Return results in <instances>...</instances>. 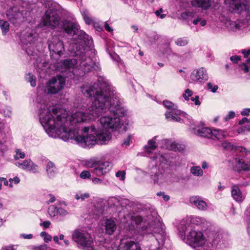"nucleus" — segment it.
Returning a JSON list of instances; mask_svg holds the SVG:
<instances>
[{"instance_id": "nucleus-1", "label": "nucleus", "mask_w": 250, "mask_h": 250, "mask_svg": "<svg viewBox=\"0 0 250 250\" xmlns=\"http://www.w3.org/2000/svg\"><path fill=\"white\" fill-rule=\"evenodd\" d=\"M40 119L42 125L47 127L50 131L55 128L58 129L64 133L66 139L74 140L82 147H91L97 144V139L94 134L87 133L88 134L86 136L80 135L77 128L70 127L86 120L85 114L81 111L76 112L69 117L62 108H54L52 112L47 108L45 115H43V111L40 112Z\"/></svg>"}, {"instance_id": "nucleus-2", "label": "nucleus", "mask_w": 250, "mask_h": 250, "mask_svg": "<svg viewBox=\"0 0 250 250\" xmlns=\"http://www.w3.org/2000/svg\"><path fill=\"white\" fill-rule=\"evenodd\" d=\"M84 94L89 97L94 98L91 106V114L93 116L99 117L102 113L108 111L114 116H104L100 119L102 125L105 128H117L120 125V117L124 116V109L121 107L118 101H115L111 98L109 91L101 89L98 84L95 83L89 86Z\"/></svg>"}, {"instance_id": "nucleus-3", "label": "nucleus", "mask_w": 250, "mask_h": 250, "mask_svg": "<svg viewBox=\"0 0 250 250\" xmlns=\"http://www.w3.org/2000/svg\"><path fill=\"white\" fill-rule=\"evenodd\" d=\"M42 23L52 29L57 27L60 32L68 35L75 34L78 30V25L75 22L67 20L61 21L58 11L54 8L46 11L42 17Z\"/></svg>"}, {"instance_id": "nucleus-4", "label": "nucleus", "mask_w": 250, "mask_h": 250, "mask_svg": "<svg viewBox=\"0 0 250 250\" xmlns=\"http://www.w3.org/2000/svg\"><path fill=\"white\" fill-rule=\"evenodd\" d=\"M72 238L78 244L89 250H92L93 239L88 232L82 230H75L72 234Z\"/></svg>"}, {"instance_id": "nucleus-5", "label": "nucleus", "mask_w": 250, "mask_h": 250, "mask_svg": "<svg viewBox=\"0 0 250 250\" xmlns=\"http://www.w3.org/2000/svg\"><path fill=\"white\" fill-rule=\"evenodd\" d=\"M78 34V39L80 40V43L83 45L82 46H77L75 53L76 56H79L81 57L83 59V58L85 57V50L84 46H90L92 43V40L91 37L88 35L86 34L84 31L82 30L79 31L74 35Z\"/></svg>"}, {"instance_id": "nucleus-6", "label": "nucleus", "mask_w": 250, "mask_h": 250, "mask_svg": "<svg viewBox=\"0 0 250 250\" xmlns=\"http://www.w3.org/2000/svg\"><path fill=\"white\" fill-rule=\"evenodd\" d=\"M189 229H186L184 231L185 235L187 236V240L190 245L194 247H200L204 243L203 234L201 231L190 229L188 232Z\"/></svg>"}, {"instance_id": "nucleus-7", "label": "nucleus", "mask_w": 250, "mask_h": 250, "mask_svg": "<svg viewBox=\"0 0 250 250\" xmlns=\"http://www.w3.org/2000/svg\"><path fill=\"white\" fill-rule=\"evenodd\" d=\"M48 48L50 52H52L61 57L64 52V44L62 41L57 36H53L47 41Z\"/></svg>"}, {"instance_id": "nucleus-8", "label": "nucleus", "mask_w": 250, "mask_h": 250, "mask_svg": "<svg viewBox=\"0 0 250 250\" xmlns=\"http://www.w3.org/2000/svg\"><path fill=\"white\" fill-rule=\"evenodd\" d=\"M83 132L94 134L96 137V139H97V144L99 143L100 144H104L105 143L106 141L109 140L111 136L110 133L97 130L93 126L84 127L83 129Z\"/></svg>"}, {"instance_id": "nucleus-9", "label": "nucleus", "mask_w": 250, "mask_h": 250, "mask_svg": "<svg viewBox=\"0 0 250 250\" xmlns=\"http://www.w3.org/2000/svg\"><path fill=\"white\" fill-rule=\"evenodd\" d=\"M64 84L65 80L62 76H58V79L53 78L48 83L47 92L48 93L56 94L62 88Z\"/></svg>"}, {"instance_id": "nucleus-10", "label": "nucleus", "mask_w": 250, "mask_h": 250, "mask_svg": "<svg viewBox=\"0 0 250 250\" xmlns=\"http://www.w3.org/2000/svg\"><path fill=\"white\" fill-rule=\"evenodd\" d=\"M117 250H141L139 244L132 238H125L121 239Z\"/></svg>"}, {"instance_id": "nucleus-11", "label": "nucleus", "mask_w": 250, "mask_h": 250, "mask_svg": "<svg viewBox=\"0 0 250 250\" xmlns=\"http://www.w3.org/2000/svg\"><path fill=\"white\" fill-rule=\"evenodd\" d=\"M6 16L9 21L13 24H16L23 19L22 12L17 7H13L7 11Z\"/></svg>"}, {"instance_id": "nucleus-12", "label": "nucleus", "mask_w": 250, "mask_h": 250, "mask_svg": "<svg viewBox=\"0 0 250 250\" xmlns=\"http://www.w3.org/2000/svg\"><path fill=\"white\" fill-rule=\"evenodd\" d=\"M191 80L194 82L204 83L208 79V75L206 70L201 67L194 70L190 75Z\"/></svg>"}, {"instance_id": "nucleus-13", "label": "nucleus", "mask_w": 250, "mask_h": 250, "mask_svg": "<svg viewBox=\"0 0 250 250\" xmlns=\"http://www.w3.org/2000/svg\"><path fill=\"white\" fill-rule=\"evenodd\" d=\"M90 167L94 168L92 170V172L98 176H101L109 172L111 168V164L108 162H104L99 164L95 167L96 164L93 163L91 166H88Z\"/></svg>"}, {"instance_id": "nucleus-14", "label": "nucleus", "mask_w": 250, "mask_h": 250, "mask_svg": "<svg viewBox=\"0 0 250 250\" xmlns=\"http://www.w3.org/2000/svg\"><path fill=\"white\" fill-rule=\"evenodd\" d=\"M245 0H225V3L231 12L241 11L245 8Z\"/></svg>"}, {"instance_id": "nucleus-15", "label": "nucleus", "mask_w": 250, "mask_h": 250, "mask_svg": "<svg viewBox=\"0 0 250 250\" xmlns=\"http://www.w3.org/2000/svg\"><path fill=\"white\" fill-rule=\"evenodd\" d=\"M38 34L33 30L29 29L23 34L21 38V41L24 44H31L37 41Z\"/></svg>"}, {"instance_id": "nucleus-16", "label": "nucleus", "mask_w": 250, "mask_h": 250, "mask_svg": "<svg viewBox=\"0 0 250 250\" xmlns=\"http://www.w3.org/2000/svg\"><path fill=\"white\" fill-rule=\"evenodd\" d=\"M189 201L200 210H206L208 208L207 203L199 196H192L189 198Z\"/></svg>"}, {"instance_id": "nucleus-17", "label": "nucleus", "mask_w": 250, "mask_h": 250, "mask_svg": "<svg viewBox=\"0 0 250 250\" xmlns=\"http://www.w3.org/2000/svg\"><path fill=\"white\" fill-rule=\"evenodd\" d=\"M16 166L23 169L31 171L34 173L38 171V166L35 165L31 160H25L22 163L17 162Z\"/></svg>"}, {"instance_id": "nucleus-18", "label": "nucleus", "mask_w": 250, "mask_h": 250, "mask_svg": "<svg viewBox=\"0 0 250 250\" xmlns=\"http://www.w3.org/2000/svg\"><path fill=\"white\" fill-rule=\"evenodd\" d=\"M191 5L194 7L206 10L210 7L211 2L210 0H192Z\"/></svg>"}, {"instance_id": "nucleus-19", "label": "nucleus", "mask_w": 250, "mask_h": 250, "mask_svg": "<svg viewBox=\"0 0 250 250\" xmlns=\"http://www.w3.org/2000/svg\"><path fill=\"white\" fill-rule=\"evenodd\" d=\"M212 131L209 127H203L195 130L194 133L197 135L208 138H212Z\"/></svg>"}, {"instance_id": "nucleus-20", "label": "nucleus", "mask_w": 250, "mask_h": 250, "mask_svg": "<svg viewBox=\"0 0 250 250\" xmlns=\"http://www.w3.org/2000/svg\"><path fill=\"white\" fill-rule=\"evenodd\" d=\"M117 226L115 222L110 219H108L105 222V229L106 233L111 235L116 229Z\"/></svg>"}, {"instance_id": "nucleus-21", "label": "nucleus", "mask_w": 250, "mask_h": 250, "mask_svg": "<svg viewBox=\"0 0 250 250\" xmlns=\"http://www.w3.org/2000/svg\"><path fill=\"white\" fill-rule=\"evenodd\" d=\"M231 195L233 199L237 202H241L243 200L242 194L237 185H234L231 188Z\"/></svg>"}, {"instance_id": "nucleus-22", "label": "nucleus", "mask_w": 250, "mask_h": 250, "mask_svg": "<svg viewBox=\"0 0 250 250\" xmlns=\"http://www.w3.org/2000/svg\"><path fill=\"white\" fill-rule=\"evenodd\" d=\"M77 63L76 59H65L62 62V67L65 69H70L74 68Z\"/></svg>"}, {"instance_id": "nucleus-23", "label": "nucleus", "mask_w": 250, "mask_h": 250, "mask_svg": "<svg viewBox=\"0 0 250 250\" xmlns=\"http://www.w3.org/2000/svg\"><path fill=\"white\" fill-rule=\"evenodd\" d=\"M158 148V146L154 139L150 140L148 141L147 145L145 146L146 152L149 154H152V151Z\"/></svg>"}, {"instance_id": "nucleus-24", "label": "nucleus", "mask_w": 250, "mask_h": 250, "mask_svg": "<svg viewBox=\"0 0 250 250\" xmlns=\"http://www.w3.org/2000/svg\"><path fill=\"white\" fill-rule=\"evenodd\" d=\"M227 132L226 131L222 130H214L212 132V138L211 139H215V138L218 140L223 139L227 136Z\"/></svg>"}, {"instance_id": "nucleus-25", "label": "nucleus", "mask_w": 250, "mask_h": 250, "mask_svg": "<svg viewBox=\"0 0 250 250\" xmlns=\"http://www.w3.org/2000/svg\"><path fill=\"white\" fill-rule=\"evenodd\" d=\"M56 170L57 169L55 166V165L52 162H48L46 166V171L49 176H53L54 174L56 172Z\"/></svg>"}, {"instance_id": "nucleus-26", "label": "nucleus", "mask_w": 250, "mask_h": 250, "mask_svg": "<svg viewBox=\"0 0 250 250\" xmlns=\"http://www.w3.org/2000/svg\"><path fill=\"white\" fill-rule=\"evenodd\" d=\"M0 27L1 29L2 34L3 35H5L9 31V24L7 21L0 20Z\"/></svg>"}, {"instance_id": "nucleus-27", "label": "nucleus", "mask_w": 250, "mask_h": 250, "mask_svg": "<svg viewBox=\"0 0 250 250\" xmlns=\"http://www.w3.org/2000/svg\"><path fill=\"white\" fill-rule=\"evenodd\" d=\"M82 16L86 23L91 24L93 22L92 19L89 16L88 12L87 10H83L82 12Z\"/></svg>"}, {"instance_id": "nucleus-28", "label": "nucleus", "mask_w": 250, "mask_h": 250, "mask_svg": "<svg viewBox=\"0 0 250 250\" xmlns=\"http://www.w3.org/2000/svg\"><path fill=\"white\" fill-rule=\"evenodd\" d=\"M181 110H178L177 109H174L171 110L170 111L166 112L165 113V116L167 119H171V117L173 116V114L179 115L181 114Z\"/></svg>"}, {"instance_id": "nucleus-29", "label": "nucleus", "mask_w": 250, "mask_h": 250, "mask_svg": "<svg viewBox=\"0 0 250 250\" xmlns=\"http://www.w3.org/2000/svg\"><path fill=\"white\" fill-rule=\"evenodd\" d=\"M58 208L54 205L50 206L48 208V211L51 216L54 217L58 215Z\"/></svg>"}, {"instance_id": "nucleus-30", "label": "nucleus", "mask_w": 250, "mask_h": 250, "mask_svg": "<svg viewBox=\"0 0 250 250\" xmlns=\"http://www.w3.org/2000/svg\"><path fill=\"white\" fill-rule=\"evenodd\" d=\"M191 172L195 175L201 176L203 174V170L200 167H193L190 169Z\"/></svg>"}, {"instance_id": "nucleus-31", "label": "nucleus", "mask_w": 250, "mask_h": 250, "mask_svg": "<svg viewBox=\"0 0 250 250\" xmlns=\"http://www.w3.org/2000/svg\"><path fill=\"white\" fill-rule=\"evenodd\" d=\"M171 146L172 149L175 151H182L185 149V146L184 145H180L177 143H172Z\"/></svg>"}, {"instance_id": "nucleus-32", "label": "nucleus", "mask_w": 250, "mask_h": 250, "mask_svg": "<svg viewBox=\"0 0 250 250\" xmlns=\"http://www.w3.org/2000/svg\"><path fill=\"white\" fill-rule=\"evenodd\" d=\"M188 41L186 38H180L177 40L175 43L178 46H184L188 44Z\"/></svg>"}, {"instance_id": "nucleus-33", "label": "nucleus", "mask_w": 250, "mask_h": 250, "mask_svg": "<svg viewBox=\"0 0 250 250\" xmlns=\"http://www.w3.org/2000/svg\"><path fill=\"white\" fill-rule=\"evenodd\" d=\"M163 103L164 106L167 109L171 110L177 109V106H175L171 102L169 101H164Z\"/></svg>"}, {"instance_id": "nucleus-34", "label": "nucleus", "mask_w": 250, "mask_h": 250, "mask_svg": "<svg viewBox=\"0 0 250 250\" xmlns=\"http://www.w3.org/2000/svg\"><path fill=\"white\" fill-rule=\"evenodd\" d=\"M28 82H30L31 85L33 87H34L36 85V78L31 73L28 74Z\"/></svg>"}, {"instance_id": "nucleus-35", "label": "nucleus", "mask_w": 250, "mask_h": 250, "mask_svg": "<svg viewBox=\"0 0 250 250\" xmlns=\"http://www.w3.org/2000/svg\"><path fill=\"white\" fill-rule=\"evenodd\" d=\"M223 147L225 149L234 150L236 151V146L229 142H226L223 144Z\"/></svg>"}, {"instance_id": "nucleus-36", "label": "nucleus", "mask_w": 250, "mask_h": 250, "mask_svg": "<svg viewBox=\"0 0 250 250\" xmlns=\"http://www.w3.org/2000/svg\"><path fill=\"white\" fill-rule=\"evenodd\" d=\"M193 94V92L189 89H187L185 93L183 94V97L185 100L188 101L189 100V97H191Z\"/></svg>"}, {"instance_id": "nucleus-37", "label": "nucleus", "mask_w": 250, "mask_h": 250, "mask_svg": "<svg viewBox=\"0 0 250 250\" xmlns=\"http://www.w3.org/2000/svg\"><path fill=\"white\" fill-rule=\"evenodd\" d=\"M25 154L24 152H21L20 149H17L16 150V155L15 156V159L18 160L20 158H24Z\"/></svg>"}, {"instance_id": "nucleus-38", "label": "nucleus", "mask_w": 250, "mask_h": 250, "mask_svg": "<svg viewBox=\"0 0 250 250\" xmlns=\"http://www.w3.org/2000/svg\"><path fill=\"white\" fill-rule=\"evenodd\" d=\"M80 176L83 179H90L91 174L88 170H83L81 173Z\"/></svg>"}, {"instance_id": "nucleus-39", "label": "nucleus", "mask_w": 250, "mask_h": 250, "mask_svg": "<svg viewBox=\"0 0 250 250\" xmlns=\"http://www.w3.org/2000/svg\"><path fill=\"white\" fill-rule=\"evenodd\" d=\"M236 151L239 152H245L246 155L250 154V150H247L245 147L242 146H236Z\"/></svg>"}, {"instance_id": "nucleus-40", "label": "nucleus", "mask_w": 250, "mask_h": 250, "mask_svg": "<svg viewBox=\"0 0 250 250\" xmlns=\"http://www.w3.org/2000/svg\"><path fill=\"white\" fill-rule=\"evenodd\" d=\"M125 171H118L116 174V176L117 177L119 178L121 180H124L125 179Z\"/></svg>"}, {"instance_id": "nucleus-41", "label": "nucleus", "mask_w": 250, "mask_h": 250, "mask_svg": "<svg viewBox=\"0 0 250 250\" xmlns=\"http://www.w3.org/2000/svg\"><path fill=\"white\" fill-rule=\"evenodd\" d=\"M207 87L208 89H210L211 91L213 93L215 92L218 88V86L217 85L213 86L211 83H207Z\"/></svg>"}, {"instance_id": "nucleus-42", "label": "nucleus", "mask_w": 250, "mask_h": 250, "mask_svg": "<svg viewBox=\"0 0 250 250\" xmlns=\"http://www.w3.org/2000/svg\"><path fill=\"white\" fill-rule=\"evenodd\" d=\"M230 60L233 63H237L241 60V57L237 55L232 56L230 58Z\"/></svg>"}, {"instance_id": "nucleus-43", "label": "nucleus", "mask_w": 250, "mask_h": 250, "mask_svg": "<svg viewBox=\"0 0 250 250\" xmlns=\"http://www.w3.org/2000/svg\"><path fill=\"white\" fill-rule=\"evenodd\" d=\"M241 69L244 71L245 73H248L249 71V66L245 63H242L239 65Z\"/></svg>"}, {"instance_id": "nucleus-44", "label": "nucleus", "mask_w": 250, "mask_h": 250, "mask_svg": "<svg viewBox=\"0 0 250 250\" xmlns=\"http://www.w3.org/2000/svg\"><path fill=\"white\" fill-rule=\"evenodd\" d=\"M235 116L234 112L230 111L229 112L228 114L225 117V119L228 121L229 119L233 118Z\"/></svg>"}, {"instance_id": "nucleus-45", "label": "nucleus", "mask_w": 250, "mask_h": 250, "mask_svg": "<svg viewBox=\"0 0 250 250\" xmlns=\"http://www.w3.org/2000/svg\"><path fill=\"white\" fill-rule=\"evenodd\" d=\"M241 168L245 171H250V164L245 163L243 162L242 163Z\"/></svg>"}, {"instance_id": "nucleus-46", "label": "nucleus", "mask_w": 250, "mask_h": 250, "mask_svg": "<svg viewBox=\"0 0 250 250\" xmlns=\"http://www.w3.org/2000/svg\"><path fill=\"white\" fill-rule=\"evenodd\" d=\"M89 197V195L88 193H84L81 194L80 196H79L78 195H76L75 198L77 200L81 199L82 200H84L85 199L88 198Z\"/></svg>"}, {"instance_id": "nucleus-47", "label": "nucleus", "mask_w": 250, "mask_h": 250, "mask_svg": "<svg viewBox=\"0 0 250 250\" xmlns=\"http://www.w3.org/2000/svg\"><path fill=\"white\" fill-rule=\"evenodd\" d=\"M191 100L193 102H194V104L195 105H199L201 103L199 101V96H196L195 98L191 97Z\"/></svg>"}, {"instance_id": "nucleus-48", "label": "nucleus", "mask_w": 250, "mask_h": 250, "mask_svg": "<svg viewBox=\"0 0 250 250\" xmlns=\"http://www.w3.org/2000/svg\"><path fill=\"white\" fill-rule=\"evenodd\" d=\"M107 51H108L109 55L112 58L113 60L118 61V60L120 59L119 56L115 53H112L110 52H109L108 50H107Z\"/></svg>"}, {"instance_id": "nucleus-49", "label": "nucleus", "mask_w": 250, "mask_h": 250, "mask_svg": "<svg viewBox=\"0 0 250 250\" xmlns=\"http://www.w3.org/2000/svg\"><path fill=\"white\" fill-rule=\"evenodd\" d=\"M50 225L51 223L49 221H45L40 224V225L43 226L44 229L48 228L50 227Z\"/></svg>"}, {"instance_id": "nucleus-50", "label": "nucleus", "mask_w": 250, "mask_h": 250, "mask_svg": "<svg viewBox=\"0 0 250 250\" xmlns=\"http://www.w3.org/2000/svg\"><path fill=\"white\" fill-rule=\"evenodd\" d=\"M246 123H250V120L248 119L246 117H244V118H242V120H241L239 121V125H242Z\"/></svg>"}, {"instance_id": "nucleus-51", "label": "nucleus", "mask_w": 250, "mask_h": 250, "mask_svg": "<svg viewBox=\"0 0 250 250\" xmlns=\"http://www.w3.org/2000/svg\"><path fill=\"white\" fill-rule=\"evenodd\" d=\"M26 52L28 55H33L34 48L32 46L27 47L26 48Z\"/></svg>"}, {"instance_id": "nucleus-52", "label": "nucleus", "mask_w": 250, "mask_h": 250, "mask_svg": "<svg viewBox=\"0 0 250 250\" xmlns=\"http://www.w3.org/2000/svg\"><path fill=\"white\" fill-rule=\"evenodd\" d=\"M242 53L244 55V58H247L250 55V49H248V50L245 49L242 50Z\"/></svg>"}, {"instance_id": "nucleus-53", "label": "nucleus", "mask_w": 250, "mask_h": 250, "mask_svg": "<svg viewBox=\"0 0 250 250\" xmlns=\"http://www.w3.org/2000/svg\"><path fill=\"white\" fill-rule=\"evenodd\" d=\"M48 196L50 197V199H49V201L47 202V203L48 204H49L50 203H53L55 201L56 198L53 195H52L51 194H49Z\"/></svg>"}, {"instance_id": "nucleus-54", "label": "nucleus", "mask_w": 250, "mask_h": 250, "mask_svg": "<svg viewBox=\"0 0 250 250\" xmlns=\"http://www.w3.org/2000/svg\"><path fill=\"white\" fill-rule=\"evenodd\" d=\"M250 113V108H246V109H244L241 112V114L243 116H248L249 115Z\"/></svg>"}, {"instance_id": "nucleus-55", "label": "nucleus", "mask_w": 250, "mask_h": 250, "mask_svg": "<svg viewBox=\"0 0 250 250\" xmlns=\"http://www.w3.org/2000/svg\"><path fill=\"white\" fill-rule=\"evenodd\" d=\"M67 213L66 211L63 208H58V215H64Z\"/></svg>"}, {"instance_id": "nucleus-56", "label": "nucleus", "mask_w": 250, "mask_h": 250, "mask_svg": "<svg viewBox=\"0 0 250 250\" xmlns=\"http://www.w3.org/2000/svg\"><path fill=\"white\" fill-rule=\"evenodd\" d=\"M159 176V174L156 173L154 176H152V178L153 179L154 183L156 184L158 183L159 181V178L158 176Z\"/></svg>"}, {"instance_id": "nucleus-57", "label": "nucleus", "mask_w": 250, "mask_h": 250, "mask_svg": "<svg viewBox=\"0 0 250 250\" xmlns=\"http://www.w3.org/2000/svg\"><path fill=\"white\" fill-rule=\"evenodd\" d=\"M21 236L23 237L24 239H30L33 238V235L32 234H21Z\"/></svg>"}, {"instance_id": "nucleus-58", "label": "nucleus", "mask_w": 250, "mask_h": 250, "mask_svg": "<svg viewBox=\"0 0 250 250\" xmlns=\"http://www.w3.org/2000/svg\"><path fill=\"white\" fill-rule=\"evenodd\" d=\"M104 28L108 32H111L113 31V29L111 28L107 22H105L104 23Z\"/></svg>"}, {"instance_id": "nucleus-59", "label": "nucleus", "mask_w": 250, "mask_h": 250, "mask_svg": "<svg viewBox=\"0 0 250 250\" xmlns=\"http://www.w3.org/2000/svg\"><path fill=\"white\" fill-rule=\"evenodd\" d=\"M12 181H13L15 184H17L20 182V179L18 177L16 176L13 179H9L10 182Z\"/></svg>"}, {"instance_id": "nucleus-60", "label": "nucleus", "mask_w": 250, "mask_h": 250, "mask_svg": "<svg viewBox=\"0 0 250 250\" xmlns=\"http://www.w3.org/2000/svg\"><path fill=\"white\" fill-rule=\"evenodd\" d=\"M231 26L234 27L236 29H239L240 27V25L237 23L235 21H231L230 23Z\"/></svg>"}, {"instance_id": "nucleus-61", "label": "nucleus", "mask_w": 250, "mask_h": 250, "mask_svg": "<svg viewBox=\"0 0 250 250\" xmlns=\"http://www.w3.org/2000/svg\"><path fill=\"white\" fill-rule=\"evenodd\" d=\"M131 139V135H128L125 140L124 141V144L125 146H129L130 144V140Z\"/></svg>"}, {"instance_id": "nucleus-62", "label": "nucleus", "mask_w": 250, "mask_h": 250, "mask_svg": "<svg viewBox=\"0 0 250 250\" xmlns=\"http://www.w3.org/2000/svg\"><path fill=\"white\" fill-rule=\"evenodd\" d=\"M92 182L94 184H99V183H101L103 182V181L102 179H101L100 178H94L92 179Z\"/></svg>"}, {"instance_id": "nucleus-63", "label": "nucleus", "mask_w": 250, "mask_h": 250, "mask_svg": "<svg viewBox=\"0 0 250 250\" xmlns=\"http://www.w3.org/2000/svg\"><path fill=\"white\" fill-rule=\"evenodd\" d=\"M51 236L47 233V234L44 236V240L45 242H48L49 241H51Z\"/></svg>"}, {"instance_id": "nucleus-64", "label": "nucleus", "mask_w": 250, "mask_h": 250, "mask_svg": "<svg viewBox=\"0 0 250 250\" xmlns=\"http://www.w3.org/2000/svg\"><path fill=\"white\" fill-rule=\"evenodd\" d=\"M243 127L245 132L247 131H250V125H245L243 126Z\"/></svg>"}]
</instances>
